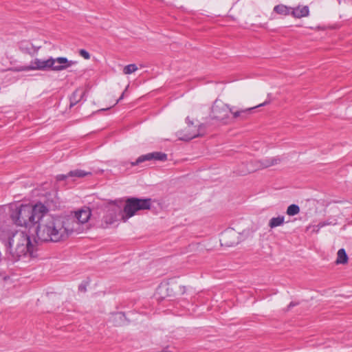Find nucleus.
<instances>
[{
  "mask_svg": "<svg viewBox=\"0 0 352 352\" xmlns=\"http://www.w3.org/2000/svg\"><path fill=\"white\" fill-rule=\"evenodd\" d=\"M124 94V92H123L122 94L121 95V96L117 100L116 103H118L120 100H121L123 98Z\"/></svg>",
  "mask_w": 352,
  "mask_h": 352,
  "instance_id": "bb28decb",
  "label": "nucleus"
},
{
  "mask_svg": "<svg viewBox=\"0 0 352 352\" xmlns=\"http://www.w3.org/2000/svg\"><path fill=\"white\" fill-rule=\"evenodd\" d=\"M69 226H73V233H81L88 228L87 223L91 216V210L88 206H83L68 214H65Z\"/></svg>",
  "mask_w": 352,
  "mask_h": 352,
  "instance_id": "20e7f679",
  "label": "nucleus"
},
{
  "mask_svg": "<svg viewBox=\"0 0 352 352\" xmlns=\"http://www.w3.org/2000/svg\"><path fill=\"white\" fill-rule=\"evenodd\" d=\"M131 199H133L134 197H131Z\"/></svg>",
  "mask_w": 352,
  "mask_h": 352,
  "instance_id": "c756f323",
  "label": "nucleus"
},
{
  "mask_svg": "<svg viewBox=\"0 0 352 352\" xmlns=\"http://www.w3.org/2000/svg\"><path fill=\"white\" fill-rule=\"evenodd\" d=\"M292 8H288L284 5L276 6L274 8V12L280 14L287 15L291 13Z\"/></svg>",
  "mask_w": 352,
  "mask_h": 352,
  "instance_id": "5701e85b",
  "label": "nucleus"
},
{
  "mask_svg": "<svg viewBox=\"0 0 352 352\" xmlns=\"http://www.w3.org/2000/svg\"><path fill=\"white\" fill-rule=\"evenodd\" d=\"M300 212V208L296 204L290 205L287 209V214L289 216H294L298 214Z\"/></svg>",
  "mask_w": 352,
  "mask_h": 352,
  "instance_id": "b1692460",
  "label": "nucleus"
},
{
  "mask_svg": "<svg viewBox=\"0 0 352 352\" xmlns=\"http://www.w3.org/2000/svg\"><path fill=\"white\" fill-rule=\"evenodd\" d=\"M54 60L55 61L51 67V69L54 71L64 70L76 63V61L69 60L65 57L56 58H54Z\"/></svg>",
  "mask_w": 352,
  "mask_h": 352,
  "instance_id": "4468645a",
  "label": "nucleus"
},
{
  "mask_svg": "<svg viewBox=\"0 0 352 352\" xmlns=\"http://www.w3.org/2000/svg\"><path fill=\"white\" fill-rule=\"evenodd\" d=\"M79 91L78 89H76L70 98V107H73L77 104L85 96V91H80V93H79Z\"/></svg>",
  "mask_w": 352,
  "mask_h": 352,
  "instance_id": "a211bd4d",
  "label": "nucleus"
},
{
  "mask_svg": "<svg viewBox=\"0 0 352 352\" xmlns=\"http://www.w3.org/2000/svg\"><path fill=\"white\" fill-rule=\"evenodd\" d=\"M167 158V155L165 153L160 152H154L142 155L140 156L136 161L131 162L132 166L138 165L144 162L150 161L152 160L165 161Z\"/></svg>",
  "mask_w": 352,
  "mask_h": 352,
  "instance_id": "ddd939ff",
  "label": "nucleus"
},
{
  "mask_svg": "<svg viewBox=\"0 0 352 352\" xmlns=\"http://www.w3.org/2000/svg\"><path fill=\"white\" fill-rule=\"evenodd\" d=\"M54 200L50 199L47 201V205L41 203L35 204L33 207H31L32 212V222L34 223H38V224L43 220V219L48 215L47 213L52 208V204Z\"/></svg>",
  "mask_w": 352,
  "mask_h": 352,
  "instance_id": "39448f33",
  "label": "nucleus"
},
{
  "mask_svg": "<svg viewBox=\"0 0 352 352\" xmlns=\"http://www.w3.org/2000/svg\"><path fill=\"white\" fill-rule=\"evenodd\" d=\"M291 14L296 18L307 16L309 14V8L307 6H298L291 10Z\"/></svg>",
  "mask_w": 352,
  "mask_h": 352,
  "instance_id": "f3484780",
  "label": "nucleus"
},
{
  "mask_svg": "<svg viewBox=\"0 0 352 352\" xmlns=\"http://www.w3.org/2000/svg\"><path fill=\"white\" fill-rule=\"evenodd\" d=\"M50 187L51 186L50 184L45 183L40 188L36 189L33 192V196L45 197L54 196L56 197L57 196L56 191L50 189Z\"/></svg>",
  "mask_w": 352,
  "mask_h": 352,
  "instance_id": "2eb2a0df",
  "label": "nucleus"
},
{
  "mask_svg": "<svg viewBox=\"0 0 352 352\" xmlns=\"http://www.w3.org/2000/svg\"><path fill=\"white\" fill-rule=\"evenodd\" d=\"M79 289L81 290V291H85V288L82 286H79Z\"/></svg>",
  "mask_w": 352,
  "mask_h": 352,
  "instance_id": "c85d7f7f",
  "label": "nucleus"
},
{
  "mask_svg": "<svg viewBox=\"0 0 352 352\" xmlns=\"http://www.w3.org/2000/svg\"><path fill=\"white\" fill-rule=\"evenodd\" d=\"M31 207L22 206L17 212V222L21 226H28L32 222Z\"/></svg>",
  "mask_w": 352,
  "mask_h": 352,
  "instance_id": "f8f14e48",
  "label": "nucleus"
},
{
  "mask_svg": "<svg viewBox=\"0 0 352 352\" xmlns=\"http://www.w3.org/2000/svg\"><path fill=\"white\" fill-rule=\"evenodd\" d=\"M3 243L6 256L11 261H18L27 255L35 256L34 246L30 241V236L25 232L18 230L8 233L4 236Z\"/></svg>",
  "mask_w": 352,
  "mask_h": 352,
  "instance_id": "7ed1b4c3",
  "label": "nucleus"
},
{
  "mask_svg": "<svg viewBox=\"0 0 352 352\" xmlns=\"http://www.w3.org/2000/svg\"><path fill=\"white\" fill-rule=\"evenodd\" d=\"M270 103V100H266L264 102L259 104L254 107L247 108L245 109H241L239 111H234L233 107L230 108V113H231L233 115V117L234 118H241L242 119L245 118L246 116L251 112V111L255 108L265 106Z\"/></svg>",
  "mask_w": 352,
  "mask_h": 352,
  "instance_id": "dca6fc26",
  "label": "nucleus"
},
{
  "mask_svg": "<svg viewBox=\"0 0 352 352\" xmlns=\"http://www.w3.org/2000/svg\"><path fill=\"white\" fill-rule=\"evenodd\" d=\"M126 318L123 313H116L112 316V321L116 326H120L124 324Z\"/></svg>",
  "mask_w": 352,
  "mask_h": 352,
  "instance_id": "aec40b11",
  "label": "nucleus"
},
{
  "mask_svg": "<svg viewBox=\"0 0 352 352\" xmlns=\"http://www.w3.org/2000/svg\"><path fill=\"white\" fill-rule=\"evenodd\" d=\"M347 261L348 256L344 249H340L337 253V259L336 261V264H346Z\"/></svg>",
  "mask_w": 352,
  "mask_h": 352,
  "instance_id": "6ab92c4d",
  "label": "nucleus"
},
{
  "mask_svg": "<svg viewBox=\"0 0 352 352\" xmlns=\"http://www.w3.org/2000/svg\"><path fill=\"white\" fill-rule=\"evenodd\" d=\"M54 58L50 57L47 60H41L36 58L34 61L31 62L30 65L24 66L17 69V71H29V70H41L46 71L51 69V67L53 65Z\"/></svg>",
  "mask_w": 352,
  "mask_h": 352,
  "instance_id": "1a4fd4ad",
  "label": "nucleus"
},
{
  "mask_svg": "<svg viewBox=\"0 0 352 352\" xmlns=\"http://www.w3.org/2000/svg\"><path fill=\"white\" fill-rule=\"evenodd\" d=\"M90 172H87L80 169H75L69 171L67 174L58 175L56 177V181H65L67 183L74 182L78 178H82L87 175H90Z\"/></svg>",
  "mask_w": 352,
  "mask_h": 352,
  "instance_id": "9d476101",
  "label": "nucleus"
},
{
  "mask_svg": "<svg viewBox=\"0 0 352 352\" xmlns=\"http://www.w3.org/2000/svg\"><path fill=\"white\" fill-rule=\"evenodd\" d=\"M295 305H296V304H295V303H294V302H291V303L289 305V306H288V309H290L291 307H294Z\"/></svg>",
  "mask_w": 352,
  "mask_h": 352,
  "instance_id": "cd10ccee",
  "label": "nucleus"
},
{
  "mask_svg": "<svg viewBox=\"0 0 352 352\" xmlns=\"http://www.w3.org/2000/svg\"><path fill=\"white\" fill-rule=\"evenodd\" d=\"M280 162V158L279 157H273L270 158H266L258 161L257 162V165L254 167L252 166V164L247 167L245 169H240L239 170V174L241 175H246L250 173H252L256 171L259 168H266L274 165L279 164Z\"/></svg>",
  "mask_w": 352,
  "mask_h": 352,
  "instance_id": "0eeeda50",
  "label": "nucleus"
},
{
  "mask_svg": "<svg viewBox=\"0 0 352 352\" xmlns=\"http://www.w3.org/2000/svg\"><path fill=\"white\" fill-rule=\"evenodd\" d=\"M79 54L83 57L85 59H89L90 58V54L88 52H87L85 50H80L79 51Z\"/></svg>",
  "mask_w": 352,
  "mask_h": 352,
  "instance_id": "a878e982",
  "label": "nucleus"
},
{
  "mask_svg": "<svg viewBox=\"0 0 352 352\" xmlns=\"http://www.w3.org/2000/svg\"><path fill=\"white\" fill-rule=\"evenodd\" d=\"M152 199H126L120 206L115 201L108 203L105 206L106 212L102 220V227L106 228L119 219L126 221L135 215L139 210H148L151 207Z\"/></svg>",
  "mask_w": 352,
  "mask_h": 352,
  "instance_id": "f03ea898",
  "label": "nucleus"
},
{
  "mask_svg": "<svg viewBox=\"0 0 352 352\" xmlns=\"http://www.w3.org/2000/svg\"><path fill=\"white\" fill-rule=\"evenodd\" d=\"M230 108V107H229L226 104H224L220 100H216L212 107L210 116L212 119L225 122L228 118Z\"/></svg>",
  "mask_w": 352,
  "mask_h": 352,
  "instance_id": "423d86ee",
  "label": "nucleus"
},
{
  "mask_svg": "<svg viewBox=\"0 0 352 352\" xmlns=\"http://www.w3.org/2000/svg\"><path fill=\"white\" fill-rule=\"evenodd\" d=\"M138 69L137 66L135 64H131L125 66L123 69L124 74H131Z\"/></svg>",
  "mask_w": 352,
  "mask_h": 352,
  "instance_id": "393cba45",
  "label": "nucleus"
},
{
  "mask_svg": "<svg viewBox=\"0 0 352 352\" xmlns=\"http://www.w3.org/2000/svg\"><path fill=\"white\" fill-rule=\"evenodd\" d=\"M220 242L221 245L232 247L239 243V234L234 229H228L221 235Z\"/></svg>",
  "mask_w": 352,
  "mask_h": 352,
  "instance_id": "9b49d317",
  "label": "nucleus"
},
{
  "mask_svg": "<svg viewBox=\"0 0 352 352\" xmlns=\"http://www.w3.org/2000/svg\"><path fill=\"white\" fill-rule=\"evenodd\" d=\"M65 214L47 216L36 228V236L44 242H60L73 234V226H69Z\"/></svg>",
  "mask_w": 352,
  "mask_h": 352,
  "instance_id": "f257e3e1",
  "label": "nucleus"
},
{
  "mask_svg": "<svg viewBox=\"0 0 352 352\" xmlns=\"http://www.w3.org/2000/svg\"><path fill=\"white\" fill-rule=\"evenodd\" d=\"M19 48L23 52L28 54H31L32 50L34 52H36L38 50V48H34V47L32 44H30L27 42L21 43Z\"/></svg>",
  "mask_w": 352,
  "mask_h": 352,
  "instance_id": "4be33fe9",
  "label": "nucleus"
},
{
  "mask_svg": "<svg viewBox=\"0 0 352 352\" xmlns=\"http://www.w3.org/2000/svg\"><path fill=\"white\" fill-rule=\"evenodd\" d=\"M285 217L283 216H278L277 217H273L270 220L269 226L271 228H274L280 226L283 224Z\"/></svg>",
  "mask_w": 352,
  "mask_h": 352,
  "instance_id": "412c9836",
  "label": "nucleus"
},
{
  "mask_svg": "<svg viewBox=\"0 0 352 352\" xmlns=\"http://www.w3.org/2000/svg\"><path fill=\"white\" fill-rule=\"evenodd\" d=\"M186 133L179 138L180 140L188 141L196 137L203 135L204 133V129L205 126L204 124L195 125L193 122L190 120L188 118H186Z\"/></svg>",
  "mask_w": 352,
  "mask_h": 352,
  "instance_id": "6e6552de",
  "label": "nucleus"
}]
</instances>
